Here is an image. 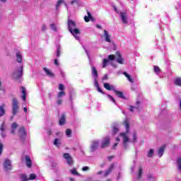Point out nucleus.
<instances>
[{
    "instance_id": "obj_54",
    "label": "nucleus",
    "mask_w": 181,
    "mask_h": 181,
    "mask_svg": "<svg viewBox=\"0 0 181 181\" xmlns=\"http://www.w3.org/2000/svg\"><path fill=\"white\" fill-rule=\"evenodd\" d=\"M71 173L72 175H77V171L74 168L71 170Z\"/></svg>"
},
{
    "instance_id": "obj_25",
    "label": "nucleus",
    "mask_w": 181,
    "mask_h": 181,
    "mask_svg": "<svg viewBox=\"0 0 181 181\" xmlns=\"http://www.w3.org/2000/svg\"><path fill=\"white\" fill-rule=\"evenodd\" d=\"M16 59H17V62L18 63H22V54H21V52H16Z\"/></svg>"
},
{
    "instance_id": "obj_47",
    "label": "nucleus",
    "mask_w": 181,
    "mask_h": 181,
    "mask_svg": "<svg viewBox=\"0 0 181 181\" xmlns=\"http://www.w3.org/2000/svg\"><path fill=\"white\" fill-rule=\"evenodd\" d=\"M50 26L54 32H56V30H57V28H56V25H54V23L51 24Z\"/></svg>"
},
{
    "instance_id": "obj_36",
    "label": "nucleus",
    "mask_w": 181,
    "mask_h": 181,
    "mask_svg": "<svg viewBox=\"0 0 181 181\" xmlns=\"http://www.w3.org/2000/svg\"><path fill=\"white\" fill-rule=\"evenodd\" d=\"M66 135L68 136V138H70L71 136V129H67L66 131Z\"/></svg>"
},
{
    "instance_id": "obj_21",
    "label": "nucleus",
    "mask_w": 181,
    "mask_h": 181,
    "mask_svg": "<svg viewBox=\"0 0 181 181\" xmlns=\"http://www.w3.org/2000/svg\"><path fill=\"white\" fill-rule=\"evenodd\" d=\"M66 124V115L63 113L59 119V125H64Z\"/></svg>"
},
{
    "instance_id": "obj_5",
    "label": "nucleus",
    "mask_w": 181,
    "mask_h": 181,
    "mask_svg": "<svg viewBox=\"0 0 181 181\" xmlns=\"http://www.w3.org/2000/svg\"><path fill=\"white\" fill-rule=\"evenodd\" d=\"M22 76H23V66H21L20 70L16 71L13 74V78H14V80H19Z\"/></svg>"
},
{
    "instance_id": "obj_57",
    "label": "nucleus",
    "mask_w": 181,
    "mask_h": 181,
    "mask_svg": "<svg viewBox=\"0 0 181 181\" xmlns=\"http://www.w3.org/2000/svg\"><path fill=\"white\" fill-rule=\"evenodd\" d=\"M21 91H26V89L25 88V87L21 86Z\"/></svg>"
},
{
    "instance_id": "obj_48",
    "label": "nucleus",
    "mask_w": 181,
    "mask_h": 181,
    "mask_svg": "<svg viewBox=\"0 0 181 181\" xmlns=\"http://www.w3.org/2000/svg\"><path fill=\"white\" fill-rule=\"evenodd\" d=\"M117 143H115L113 146V149H115L117 148V146L118 145V142L119 141V137L116 138Z\"/></svg>"
},
{
    "instance_id": "obj_34",
    "label": "nucleus",
    "mask_w": 181,
    "mask_h": 181,
    "mask_svg": "<svg viewBox=\"0 0 181 181\" xmlns=\"http://www.w3.org/2000/svg\"><path fill=\"white\" fill-rule=\"evenodd\" d=\"M141 104V102H139V101H137L136 102V107H134V106H130V111L132 112H134V108H139V105Z\"/></svg>"
},
{
    "instance_id": "obj_4",
    "label": "nucleus",
    "mask_w": 181,
    "mask_h": 181,
    "mask_svg": "<svg viewBox=\"0 0 181 181\" xmlns=\"http://www.w3.org/2000/svg\"><path fill=\"white\" fill-rule=\"evenodd\" d=\"M98 146H100V140H93L90 145V152H95L98 149Z\"/></svg>"
},
{
    "instance_id": "obj_56",
    "label": "nucleus",
    "mask_w": 181,
    "mask_h": 181,
    "mask_svg": "<svg viewBox=\"0 0 181 181\" xmlns=\"http://www.w3.org/2000/svg\"><path fill=\"white\" fill-rule=\"evenodd\" d=\"M103 80H108V75H105L103 77Z\"/></svg>"
},
{
    "instance_id": "obj_29",
    "label": "nucleus",
    "mask_w": 181,
    "mask_h": 181,
    "mask_svg": "<svg viewBox=\"0 0 181 181\" xmlns=\"http://www.w3.org/2000/svg\"><path fill=\"white\" fill-rule=\"evenodd\" d=\"M177 166L178 170L181 172V157L177 159Z\"/></svg>"
},
{
    "instance_id": "obj_45",
    "label": "nucleus",
    "mask_w": 181,
    "mask_h": 181,
    "mask_svg": "<svg viewBox=\"0 0 181 181\" xmlns=\"http://www.w3.org/2000/svg\"><path fill=\"white\" fill-rule=\"evenodd\" d=\"M59 90L60 91H64V85L60 83V84L59 85Z\"/></svg>"
},
{
    "instance_id": "obj_24",
    "label": "nucleus",
    "mask_w": 181,
    "mask_h": 181,
    "mask_svg": "<svg viewBox=\"0 0 181 181\" xmlns=\"http://www.w3.org/2000/svg\"><path fill=\"white\" fill-rule=\"evenodd\" d=\"M123 76H126L127 80H129L130 83H134V79H132V78L131 77V75L128 74V73L123 72Z\"/></svg>"
},
{
    "instance_id": "obj_10",
    "label": "nucleus",
    "mask_w": 181,
    "mask_h": 181,
    "mask_svg": "<svg viewBox=\"0 0 181 181\" xmlns=\"http://www.w3.org/2000/svg\"><path fill=\"white\" fill-rule=\"evenodd\" d=\"M64 159L66 160V162L68 163V165H73V158H71V156H70V154L68 153H64Z\"/></svg>"
},
{
    "instance_id": "obj_33",
    "label": "nucleus",
    "mask_w": 181,
    "mask_h": 181,
    "mask_svg": "<svg viewBox=\"0 0 181 181\" xmlns=\"http://www.w3.org/2000/svg\"><path fill=\"white\" fill-rule=\"evenodd\" d=\"M154 153H155V151L153 149H150L147 155L148 158H152Z\"/></svg>"
},
{
    "instance_id": "obj_31",
    "label": "nucleus",
    "mask_w": 181,
    "mask_h": 181,
    "mask_svg": "<svg viewBox=\"0 0 181 181\" xmlns=\"http://www.w3.org/2000/svg\"><path fill=\"white\" fill-rule=\"evenodd\" d=\"M175 86H179L181 87V78L178 77L175 80Z\"/></svg>"
},
{
    "instance_id": "obj_20",
    "label": "nucleus",
    "mask_w": 181,
    "mask_h": 181,
    "mask_svg": "<svg viewBox=\"0 0 181 181\" xmlns=\"http://www.w3.org/2000/svg\"><path fill=\"white\" fill-rule=\"evenodd\" d=\"M18 128V124H16V122H13L11 124V134H12L13 135H14V134L16 132V129Z\"/></svg>"
},
{
    "instance_id": "obj_32",
    "label": "nucleus",
    "mask_w": 181,
    "mask_h": 181,
    "mask_svg": "<svg viewBox=\"0 0 181 181\" xmlns=\"http://www.w3.org/2000/svg\"><path fill=\"white\" fill-rule=\"evenodd\" d=\"M153 70H154L155 73H156L157 74H159V73H160V71H162L160 68L158 66H154Z\"/></svg>"
},
{
    "instance_id": "obj_52",
    "label": "nucleus",
    "mask_w": 181,
    "mask_h": 181,
    "mask_svg": "<svg viewBox=\"0 0 181 181\" xmlns=\"http://www.w3.org/2000/svg\"><path fill=\"white\" fill-rule=\"evenodd\" d=\"M95 87H97L98 91H102L101 88H100V85L98 84V82H95Z\"/></svg>"
},
{
    "instance_id": "obj_14",
    "label": "nucleus",
    "mask_w": 181,
    "mask_h": 181,
    "mask_svg": "<svg viewBox=\"0 0 181 181\" xmlns=\"http://www.w3.org/2000/svg\"><path fill=\"white\" fill-rule=\"evenodd\" d=\"M120 16H121L122 23H124V24L128 23L127 12L120 13Z\"/></svg>"
},
{
    "instance_id": "obj_44",
    "label": "nucleus",
    "mask_w": 181,
    "mask_h": 181,
    "mask_svg": "<svg viewBox=\"0 0 181 181\" xmlns=\"http://www.w3.org/2000/svg\"><path fill=\"white\" fill-rule=\"evenodd\" d=\"M29 180H35L36 179V175L35 174H30V178H28Z\"/></svg>"
},
{
    "instance_id": "obj_41",
    "label": "nucleus",
    "mask_w": 181,
    "mask_h": 181,
    "mask_svg": "<svg viewBox=\"0 0 181 181\" xmlns=\"http://www.w3.org/2000/svg\"><path fill=\"white\" fill-rule=\"evenodd\" d=\"M108 59L109 60H110L111 62H112L113 60H115V55L114 54H110L108 56Z\"/></svg>"
},
{
    "instance_id": "obj_27",
    "label": "nucleus",
    "mask_w": 181,
    "mask_h": 181,
    "mask_svg": "<svg viewBox=\"0 0 181 181\" xmlns=\"http://www.w3.org/2000/svg\"><path fill=\"white\" fill-rule=\"evenodd\" d=\"M20 180L21 181H28L29 180V177L25 174L20 175Z\"/></svg>"
},
{
    "instance_id": "obj_58",
    "label": "nucleus",
    "mask_w": 181,
    "mask_h": 181,
    "mask_svg": "<svg viewBox=\"0 0 181 181\" xmlns=\"http://www.w3.org/2000/svg\"><path fill=\"white\" fill-rule=\"evenodd\" d=\"M119 177H121V173H119L117 180H119Z\"/></svg>"
},
{
    "instance_id": "obj_55",
    "label": "nucleus",
    "mask_w": 181,
    "mask_h": 181,
    "mask_svg": "<svg viewBox=\"0 0 181 181\" xmlns=\"http://www.w3.org/2000/svg\"><path fill=\"white\" fill-rule=\"evenodd\" d=\"M54 64L55 66H59V60L57 59H54Z\"/></svg>"
},
{
    "instance_id": "obj_6",
    "label": "nucleus",
    "mask_w": 181,
    "mask_h": 181,
    "mask_svg": "<svg viewBox=\"0 0 181 181\" xmlns=\"http://www.w3.org/2000/svg\"><path fill=\"white\" fill-rule=\"evenodd\" d=\"M26 134H27L26 129H25V127H20L18 130V135L21 141H23L25 139V138L26 137Z\"/></svg>"
},
{
    "instance_id": "obj_42",
    "label": "nucleus",
    "mask_w": 181,
    "mask_h": 181,
    "mask_svg": "<svg viewBox=\"0 0 181 181\" xmlns=\"http://www.w3.org/2000/svg\"><path fill=\"white\" fill-rule=\"evenodd\" d=\"M141 176H142V168H139V174H138V179H141Z\"/></svg>"
},
{
    "instance_id": "obj_17",
    "label": "nucleus",
    "mask_w": 181,
    "mask_h": 181,
    "mask_svg": "<svg viewBox=\"0 0 181 181\" xmlns=\"http://www.w3.org/2000/svg\"><path fill=\"white\" fill-rule=\"evenodd\" d=\"M92 75L93 76L95 80L98 78V71H97L95 66H92Z\"/></svg>"
},
{
    "instance_id": "obj_61",
    "label": "nucleus",
    "mask_w": 181,
    "mask_h": 181,
    "mask_svg": "<svg viewBox=\"0 0 181 181\" xmlns=\"http://www.w3.org/2000/svg\"><path fill=\"white\" fill-rule=\"evenodd\" d=\"M103 171H99L97 173V175H103Z\"/></svg>"
},
{
    "instance_id": "obj_62",
    "label": "nucleus",
    "mask_w": 181,
    "mask_h": 181,
    "mask_svg": "<svg viewBox=\"0 0 181 181\" xmlns=\"http://www.w3.org/2000/svg\"><path fill=\"white\" fill-rule=\"evenodd\" d=\"M96 28H98V29H101V25H96Z\"/></svg>"
},
{
    "instance_id": "obj_53",
    "label": "nucleus",
    "mask_w": 181,
    "mask_h": 181,
    "mask_svg": "<svg viewBox=\"0 0 181 181\" xmlns=\"http://www.w3.org/2000/svg\"><path fill=\"white\" fill-rule=\"evenodd\" d=\"M62 103H63V100L59 99L57 100V105H62Z\"/></svg>"
},
{
    "instance_id": "obj_38",
    "label": "nucleus",
    "mask_w": 181,
    "mask_h": 181,
    "mask_svg": "<svg viewBox=\"0 0 181 181\" xmlns=\"http://www.w3.org/2000/svg\"><path fill=\"white\" fill-rule=\"evenodd\" d=\"M63 2H64V0H58L57 5H56L57 9H59V6H60V5H62Z\"/></svg>"
},
{
    "instance_id": "obj_9",
    "label": "nucleus",
    "mask_w": 181,
    "mask_h": 181,
    "mask_svg": "<svg viewBox=\"0 0 181 181\" xmlns=\"http://www.w3.org/2000/svg\"><path fill=\"white\" fill-rule=\"evenodd\" d=\"M4 166L6 171L12 170V165L9 160L8 159L5 160Z\"/></svg>"
},
{
    "instance_id": "obj_22",
    "label": "nucleus",
    "mask_w": 181,
    "mask_h": 181,
    "mask_svg": "<svg viewBox=\"0 0 181 181\" xmlns=\"http://www.w3.org/2000/svg\"><path fill=\"white\" fill-rule=\"evenodd\" d=\"M25 162L28 168H30L32 166V160H30V157L29 156H25Z\"/></svg>"
},
{
    "instance_id": "obj_64",
    "label": "nucleus",
    "mask_w": 181,
    "mask_h": 181,
    "mask_svg": "<svg viewBox=\"0 0 181 181\" xmlns=\"http://www.w3.org/2000/svg\"><path fill=\"white\" fill-rule=\"evenodd\" d=\"M24 112H28V108L24 107Z\"/></svg>"
},
{
    "instance_id": "obj_1",
    "label": "nucleus",
    "mask_w": 181,
    "mask_h": 181,
    "mask_svg": "<svg viewBox=\"0 0 181 181\" xmlns=\"http://www.w3.org/2000/svg\"><path fill=\"white\" fill-rule=\"evenodd\" d=\"M67 26H68V30L70 32V33L75 37L76 40H80V37L78 36V35H80L81 32L80 31V29L77 28V24L76 23V21L68 19L67 20Z\"/></svg>"
},
{
    "instance_id": "obj_23",
    "label": "nucleus",
    "mask_w": 181,
    "mask_h": 181,
    "mask_svg": "<svg viewBox=\"0 0 181 181\" xmlns=\"http://www.w3.org/2000/svg\"><path fill=\"white\" fill-rule=\"evenodd\" d=\"M114 169V164H112L107 170L105 173V176H108V175H110L111 172H112V170Z\"/></svg>"
},
{
    "instance_id": "obj_8",
    "label": "nucleus",
    "mask_w": 181,
    "mask_h": 181,
    "mask_svg": "<svg viewBox=\"0 0 181 181\" xmlns=\"http://www.w3.org/2000/svg\"><path fill=\"white\" fill-rule=\"evenodd\" d=\"M116 62L117 63H119V64H124L125 63V59L122 58V56L121 55V52H116Z\"/></svg>"
},
{
    "instance_id": "obj_15",
    "label": "nucleus",
    "mask_w": 181,
    "mask_h": 181,
    "mask_svg": "<svg viewBox=\"0 0 181 181\" xmlns=\"http://www.w3.org/2000/svg\"><path fill=\"white\" fill-rule=\"evenodd\" d=\"M104 88H105V90H107V91H116L115 87L110 85V83H104Z\"/></svg>"
},
{
    "instance_id": "obj_18",
    "label": "nucleus",
    "mask_w": 181,
    "mask_h": 181,
    "mask_svg": "<svg viewBox=\"0 0 181 181\" xmlns=\"http://www.w3.org/2000/svg\"><path fill=\"white\" fill-rule=\"evenodd\" d=\"M44 71H45L47 76H48V77H54V74L53 72H52V71H50L49 69H48L46 67L43 68Z\"/></svg>"
},
{
    "instance_id": "obj_11",
    "label": "nucleus",
    "mask_w": 181,
    "mask_h": 181,
    "mask_svg": "<svg viewBox=\"0 0 181 181\" xmlns=\"http://www.w3.org/2000/svg\"><path fill=\"white\" fill-rule=\"evenodd\" d=\"M103 36L105 37V42L111 43V35L108 34V31H107V30H104Z\"/></svg>"
},
{
    "instance_id": "obj_46",
    "label": "nucleus",
    "mask_w": 181,
    "mask_h": 181,
    "mask_svg": "<svg viewBox=\"0 0 181 181\" xmlns=\"http://www.w3.org/2000/svg\"><path fill=\"white\" fill-rule=\"evenodd\" d=\"M82 170H83V172H88V170H90V167L84 166V167H83Z\"/></svg>"
},
{
    "instance_id": "obj_28",
    "label": "nucleus",
    "mask_w": 181,
    "mask_h": 181,
    "mask_svg": "<svg viewBox=\"0 0 181 181\" xmlns=\"http://www.w3.org/2000/svg\"><path fill=\"white\" fill-rule=\"evenodd\" d=\"M147 180L148 181H156V177L153 175V174H150L147 177Z\"/></svg>"
},
{
    "instance_id": "obj_2",
    "label": "nucleus",
    "mask_w": 181,
    "mask_h": 181,
    "mask_svg": "<svg viewBox=\"0 0 181 181\" xmlns=\"http://www.w3.org/2000/svg\"><path fill=\"white\" fill-rule=\"evenodd\" d=\"M124 127L126 129V132L120 133V136L122 138L123 145L125 149L128 148V144H129V123L128 122V119H126L124 122Z\"/></svg>"
},
{
    "instance_id": "obj_60",
    "label": "nucleus",
    "mask_w": 181,
    "mask_h": 181,
    "mask_svg": "<svg viewBox=\"0 0 181 181\" xmlns=\"http://www.w3.org/2000/svg\"><path fill=\"white\" fill-rule=\"evenodd\" d=\"M76 1H77V0H73V1H71V5L76 4Z\"/></svg>"
},
{
    "instance_id": "obj_50",
    "label": "nucleus",
    "mask_w": 181,
    "mask_h": 181,
    "mask_svg": "<svg viewBox=\"0 0 181 181\" xmlns=\"http://www.w3.org/2000/svg\"><path fill=\"white\" fill-rule=\"evenodd\" d=\"M107 64H108V59H104L103 62V67H105Z\"/></svg>"
},
{
    "instance_id": "obj_39",
    "label": "nucleus",
    "mask_w": 181,
    "mask_h": 181,
    "mask_svg": "<svg viewBox=\"0 0 181 181\" xmlns=\"http://www.w3.org/2000/svg\"><path fill=\"white\" fill-rule=\"evenodd\" d=\"M132 136H133L132 143L133 144L136 143V133L134 132Z\"/></svg>"
},
{
    "instance_id": "obj_37",
    "label": "nucleus",
    "mask_w": 181,
    "mask_h": 181,
    "mask_svg": "<svg viewBox=\"0 0 181 181\" xmlns=\"http://www.w3.org/2000/svg\"><path fill=\"white\" fill-rule=\"evenodd\" d=\"M118 131H119V129H118V127H114L112 128V134H113V135H115V134H117L118 132Z\"/></svg>"
},
{
    "instance_id": "obj_43",
    "label": "nucleus",
    "mask_w": 181,
    "mask_h": 181,
    "mask_svg": "<svg viewBox=\"0 0 181 181\" xmlns=\"http://www.w3.org/2000/svg\"><path fill=\"white\" fill-rule=\"evenodd\" d=\"M64 95H66V93L64 91H61L58 93V98H61V97H64Z\"/></svg>"
},
{
    "instance_id": "obj_13",
    "label": "nucleus",
    "mask_w": 181,
    "mask_h": 181,
    "mask_svg": "<svg viewBox=\"0 0 181 181\" xmlns=\"http://www.w3.org/2000/svg\"><path fill=\"white\" fill-rule=\"evenodd\" d=\"M87 16H85L83 19L85 21V22L88 23L90 20V21H94V18H93V16H91V13H90V11H88V10H86Z\"/></svg>"
},
{
    "instance_id": "obj_26",
    "label": "nucleus",
    "mask_w": 181,
    "mask_h": 181,
    "mask_svg": "<svg viewBox=\"0 0 181 181\" xmlns=\"http://www.w3.org/2000/svg\"><path fill=\"white\" fill-rule=\"evenodd\" d=\"M115 94L117 97H119V98H123L124 100H125V96L124 95V93H122V91H116Z\"/></svg>"
},
{
    "instance_id": "obj_12",
    "label": "nucleus",
    "mask_w": 181,
    "mask_h": 181,
    "mask_svg": "<svg viewBox=\"0 0 181 181\" xmlns=\"http://www.w3.org/2000/svg\"><path fill=\"white\" fill-rule=\"evenodd\" d=\"M0 131H1V135L2 136V138H5L6 136V132H5V131H6V127L5 125V122H4L1 127H0Z\"/></svg>"
},
{
    "instance_id": "obj_30",
    "label": "nucleus",
    "mask_w": 181,
    "mask_h": 181,
    "mask_svg": "<svg viewBox=\"0 0 181 181\" xmlns=\"http://www.w3.org/2000/svg\"><path fill=\"white\" fill-rule=\"evenodd\" d=\"M54 145H55V146H57V148H59V146L62 145V142H60V139H55L54 141Z\"/></svg>"
},
{
    "instance_id": "obj_19",
    "label": "nucleus",
    "mask_w": 181,
    "mask_h": 181,
    "mask_svg": "<svg viewBox=\"0 0 181 181\" xmlns=\"http://www.w3.org/2000/svg\"><path fill=\"white\" fill-rule=\"evenodd\" d=\"M6 107V105L5 104H2L1 105H0V117H4V115H5V113H6L5 107Z\"/></svg>"
},
{
    "instance_id": "obj_40",
    "label": "nucleus",
    "mask_w": 181,
    "mask_h": 181,
    "mask_svg": "<svg viewBox=\"0 0 181 181\" xmlns=\"http://www.w3.org/2000/svg\"><path fill=\"white\" fill-rule=\"evenodd\" d=\"M108 100H110V101H112V103H114V104H115V99H114V98H112V96L107 95Z\"/></svg>"
},
{
    "instance_id": "obj_3",
    "label": "nucleus",
    "mask_w": 181,
    "mask_h": 181,
    "mask_svg": "<svg viewBox=\"0 0 181 181\" xmlns=\"http://www.w3.org/2000/svg\"><path fill=\"white\" fill-rule=\"evenodd\" d=\"M12 107V114L13 115H16L18 111H19V102H18V100L15 98H13Z\"/></svg>"
},
{
    "instance_id": "obj_49",
    "label": "nucleus",
    "mask_w": 181,
    "mask_h": 181,
    "mask_svg": "<svg viewBox=\"0 0 181 181\" xmlns=\"http://www.w3.org/2000/svg\"><path fill=\"white\" fill-rule=\"evenodd\" d=\"M57 57H60V47L58 46L57 49Z\"/></svg>"
},
{
    "instance_id": "obj_16",
    "label": "nucleus",
    "mask_w": 181,
    "mask_h": 181,
    "mask_svg": "<svg viewBox=\"0 0 181 181\" xmlns=\"http://www.w3.org/2000/svg\"><path fill=\"white\" fill-rule=\"evenodd\" d=\"M165 148H166L165 145H163L161 147H160L158 152V155L159 158H162V156H163V153L165 152Z\"/></svg>"
},
{
    "instance_id": "obj_63",
    "label": "nucleus",
    "mask_w": 181,
    "mask_h": 181,
    "mask_svg": "<svg viewBox=\"0 0 181 181\" xmlns=\"http://www.w3.org/2000/svg\"><path fill=\"white\" fill-rule=\"evenodd\" d=\"M112 158H113L112 156H109V157H108V160H112Z\"/></svg>"
},
{
    "instance_id": "obj_35",
    "label": "nucleus",
    "mask_w": 181,
    "mask_h": 181,
    "mask_svg": "<svg viewBox=\"0 0 181 181\" xmlns=\"http://www.w3.org/2000/svg\"><path fill=\"white\" fill-rule=\"evenodd\" d=\"M26 95H27L26 91H23L21 93V98L23 100L26 101Z\"/></svg>"
},
{
    "instance_id": "obj_59",
    "label": "nucleus",
    "mask_w": 181,
    "mask_h": 181,
    "mask_svg": "<svg viewBox=\"0 0 181 181\" xmlns=\"http://www.w3.org/2000/svg\"><path fill=\"white\" fill-rule=\"evenodd\" d=\"M42 30H46V25H42Z\"/></svg>"
},
{
    "instance_id": "obj_7",
    "label": "nucleus",
    "mask_w": 181,
    "mask_h": 181,
    "mask_svg": "<svg viewBox=\"0 0 181 181\" xmlns=\"http://www.w3.org/2000/svg\"><path fill=\"white\" fill-rule=\"evenodd\" d=\"M110 146V138L108 136L104 137L101 141V148H108Z\"/></svg>"
},
{
    "instance_id": "obj_51",
    "label": "nucleus",
    "mask_w": 181,
    "mask_h": 181,
    "mask_svg": "<svg viewBox=\"0 0 181 181\" xmlns=\"http://www.w3.org/2000/svg\"><path fill=\"white\" fill-rule=\"evenodd\" d=\"M4 151V144L0 142V155H2V152Z\"/></svg>"
}]
</instances>
